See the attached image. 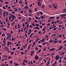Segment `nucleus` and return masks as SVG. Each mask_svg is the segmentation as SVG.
<instances>
[{
    "mask_svg": "<svg viewBox=\"0 0 66 66\" xmlns=\"http://www.w3.org/2000/svg\"><path fill=\"white\" fill-rule=\"evenodd\" d=\"M4 27V25H3L2 26L0 25V27Z\"/></svg>",
    "mask_w": 66,
    "mask_h": 66,
    "instance_id": "51",
    "label": "nucleus"
},
{
    "mask_svg": "<svg viewBox=\"0 0 66 66\" xmlns=\"http://www.w3.org/2000/svg\"><path fill=\"white\" fill-rule=\"evenodd\" d=\"M39 13L41 14V15H43V12H42L40 11L39 12Z\"/></svg>",
    "mask_w": 66,
    "mask_h": 66,
    "instance_id": "41",
    "label": "nucleus"
},
{
    "mask_svg": "<svg viewBox=\"0 0 66 66\" xmlns=\"http://www.w3.org/2000/svg\"><path fill=\"white\" fill-rule=\"evenodd\" d=\"M35 49L37 51H38V48L37 47H36L35 48Z\"/></svg>",
    "mask_w": 66,
    "mask_h": 66,
    "instance_id": "25",
    "label": "nucleus"
},
{
    "mask_svg": "<svg viewBox=\"0 0 66 66\" xmlns=\"http://www.w3.org/2000/svg\"><path fill=\"white\" fill-rule=\"evenodd\" d=\"M7 11H9V12H13V10H7Z\"/></svg>",
    "mask_w": 66,
    "mask_h": 66,
    "instance_id": "24",
    "label": "nucleus"
},
{
    "mask_svg": "<svg viewBox=\"0 0 66 66\" xmlns=\"http://www.w3.org/2000/svg\"><path fill=\"white\" fill-rule=\"evenodd\" d=\"M3 9H6V8H5V7H4V6L3 7Z\"/></svg>",
    "mask_w": 66,
    "mask_h": 66,
    "instance_id": "55",
    "label": "nucleus"
},
{
    "mask_svg": "<svg viewBox=\"0 0 66 66\" xmlns=\"http://www.w3.org/2000/svg\"><path fill=\"white\" fill-rule=\"evenodd\" d=\"M46 42H45L44 43H42L43 45H45V44H46Z\"/></svg>",
    "mask_w": 66,
    "mask_h": 66,
    "instance_id": "48",
    "label": "nucleus"
},
{
    "mask_svg": "<svg viewBox=\"0 0 66 66\" xmlns=\"http://www.w3.org/2000/svg\"><path fill=\"white\" fill-rule=\"evenodd\" d=\"M35 59L36 60H38L39 59V57H38V56L37 55H36L35 57Z\"/></svg>",
    "mask_w": 66,
    "mask_h": 66,
    "instance_id": "1",
    "label": "nucleus"
},
{
    "mask_svg": "<svg viewBox=\"0 0 66 66\" xmlns=\"http://www.w3.org/2000/svg\"><path fill=\"white\" fill-rule=\"evenodd\" d=\"M43 61L44 62V63H46L47 62V61L46 60V59H44Z\"/></svg>",
    "mask_w": 66,
    "mask_h": 66,
    "instance_id": "21",
    "label": "nucleus"
},
{
    "mask_svg": "<svg viewBox=\"0 0 66 66\" xmlns=\"http://www.w3.org/2000/svg\"><path fill=\"white\" fill-rule=\"evenodd\" d=\"M36 44V42H33V45H32V46L33 47Z\"/></svg>",
    "mask_w": 66,
    "mask_h": 66,
    "instance_id": "27",
    "label": "nucleus"
},
{
    "mask_svg": "<svg viewBox=\"0 0 66 66\" xmlns=\"http://www.w3.org/2000/svg\"><path fill=\"white\" fill-rule=\"evenodd\" d=\"M10 37V36H7L6 38V39H8V38H9Z\"/></svg>",
    "mask_w": 66,
    "mask_h": 66,
    "instance_id": "46",
    "label": "nucleus"
},
{
    "mask_svg": "<svg viewBox=\"0 0 66 66\" xmlns=\"http://www.w3.org/2000/svg\"><path fill=\"white\" fill-rule=\"evenodd\" d=\"M50 43H51L52 42H53V40H50Z\"/></svg>",
    "mask_w": 66,
    "mask_h": 66,
    "instance_id": "31",
    "label": "nucleus"
},
{
    "mask_svg": "<svg viewBox=\"0 0 66 66\" xmlns=\"http://www.w3.org/2000/svg\"><path fill=\"white\" fill-rule=\"evenodd\" d=\"M2 30H3L5 31H6V29L4 28Z\"/></svg>",
    "mask_w": 66,
    "mask_h": 66,
    "instance_id": "15",
    "label": "nucleus"
},
{
    "mask_svg": "<svg viewBox=\"0 0 66 66\" xmlns=\"http://www.w3.org/2000/svg\"><path fill=\"white\" fill-rule=\"evenodd\" d=\"M63 48V46H60V47L59 48L58 50V51H60V50H61V49H62V48Z\"/></svg>",
    "mask_w": 66,
    "mask_h": 66,
    "instance_id": "5",
    "label": "nucleus"
},
{
    "mask_svg": "<svg viewBox=\"0 0 66 66\" xmlns=\"http://www.w3.org/2000/svg\"><path fill=\"white\" fill-rule=\"evenodd\" d=\"M3 44H4L5 45H6V43H5V41H3Z\"/></svg>",
    "mask_w": 66,
    "mask_h": 66,
    "instance_id": "56",
    "label": "nucleus"
},
{
    "mask_svg": "<svg viewBox=\"0 0 66 66\" xmlns=\"http://www.w3.org/2000/svg\"><path fill=\"white\" fill-rule=\"evenodd\" d=\"M30 46H31V44H30L28 46V48L27 49L28 50H29L30 48Z\"/></svg>",
    "mask_w": 66,
    "mask_h": 66,
    "instance_id": "6",
    "label": "nucleus"
},
{
    "mask_svg": "<svg viewBox=\"0 0 66 66\" xmlns=\"http://www.w3.org/2000/svg\"><path fill=\"white\" fill-rule=\"evenodd\" d=\"M14 10H15V12H16V11L18 10V9H17V8H14Z\"/></svg>",
    "mask_w": 66,
    "mask_h": 66,
    "instance_id": "17",
    "label": "nucleus"
},
{
    "mask_svg": "<svg viewBox=\"0 0 66 66\" xmlns=\"http://www.w3.org/2000/svg\"><path fill=\"white\" fill-rule=\"evenodd\" d=\"M65 54V52H62V54H61V55H63V56L64 55V54Z\"/></svg>",
    "mask_w": 66,
    "mask_h": 66,
    "instance_id": "33",
    "label": "nucleus"
},
{
    "mask_svg": "<svg viewBox=\"0 0 66 66\" xmlns=\"http://www.w3.org/2000/svg\"><path fill=\"white\" fill-rule=\"evenodd\" d=\"M57 29V28H54L53 30H56V29Z\"/></svg>",
    "mask_w": 66,
    "mask_h": 66,
    "instance_id": "50",
    "label": "nucleus"
},
{
    "mask_svg": "<svg viewBox=\"0 0 66 66\" xmlns=\"http://www.w3.org/2000/svg\"><path fill=\"white\" fill-rule=\"evenodd\" d=\"M6 40V39L5 38V37H4L3 41L5 42Z\"/></svg>",
    "mask_w": 66,
    "mask_h": 66,
    "instance_id": "39",
    "label": "nucleus"
},
{
    "mask_svg": "<svg viewBox=\"0 0 66 66\" xmlns=\"http://www.w3.org/2000/svg\"><path fill=\"white\" fill-rule=\"evenodd\" d=\"M11 16H9V20H10L11 19Z\"/></svg>",
    "mask_w": 66,
    "mask_h": 66,
    "instance_id": "57",
    "label": "nucleus"
},
{
    "mask_svg": "<svg viewBox=\"0 0 66 66\" xmlns=\"http://www.w3.org/2000/svg\"><path fill=\"white\" fill-rule=\"evenodd\" d=\"M41 40H40L39 41H38V43H41Z\"/></svg>",
    "mask_w": 66,
    "mask_h": 66,
    "instance_id": "62",
    "label": "nucleus"
},
{
    "mask_svg": "<svg viewBox=\"0 0 66 66\" xmlns=\"http://www.w3.org/2000/svg\"><path fill=\"white\" fill-rule=\"evenodd\" d=\"M12 59V57L9 56L8 58V59Z\"/></svg>",
    "mask_w": 66,
    "mask_h": 66,
    "instance_id": "40",
    "label": "nucleus"
},
{
    "mask_svg": "<svg viewBox=\"0 0 66 66\" xmlns=\"http://www.w3.org/2000/svg\"><path fill=\"white\" fill-rule=\"evenodd\" d=\"M54 42H53L54 44H55L56 43H57L58 41H57L54 40Z\"/></svg>",
    "mask_w": 66,
    "mask_h": 66,
    "instance_id": "23",
    "label": "nucleus"
},
{
    "mask_svg": "<svg viewBox=\"0 0 66 66\" xmlns=\"http://www.w3.org/2000/svg\"><path fill=\"white\" fill-rule=\"evenodd\" d=\"M54 65H55V64H54V63H53V64H52V66H53Z\"/></svg>",
    "mask_w": 66,
    "mask_h": 66,
    "instance_id": "63",
    "label": "nucleus"
},
{
    "mask_svg": "<svg viewBox=\"0 0 66 66\" xmlns=\"http://www.w3.org/2000/svg\"><path fill=\"white\" fill-rule=\"evenodd\" d=\"M23 62H24V63H27L28 62V60H23Z\"/></svg>",
    "mask_w": 66,
    "mask_h": 66,
    "instance_id": "8",
    "label": "nucleus"
},
{
    "mask_svg": "<svg viewBox=\"0 0 66 66\" xmlns=\"http://www.w3.org/2000/svg\"><path fill=\"white\" fill-rule=\"evenodd\" d=\"M45 24H46V23H44V24H42V26H45Z\"/></svg>",
    "mask_w": 66,
    "mask_h": 66,
    "instance_id": "60",
    "label": "nucleus"
},
{
    "mask_svg": "<svg viewBox=\"0 0 66 66\" xmlns=\"http://www.w3.org/2000/svg\"><path fill=\"white\" fill-rule=\"evenodd\" d=\"M61 35L63 36V38H65V35H64V34H61Z\"/></svg>",
    "mask_w": 66,
    "mask_h": 66,
    "instance_id": "32",
    "label": "nucleus"
},
{
    "mask_svg": "<svg viewBox=\"0 0 66 66\" xmlns=\"http://www.w3.org/2000/svg\"><path fill=\"white\" fill-rule=\"evenodd\" d=\"M30 64L32 65H33V62L32 61H31L30 62Z\"/></svg>",
    "mask_w": 66,
    "mask_h": 66,
    "instance_id": "43",
    "label": "nucleus"
},
{
    "mask_svg": "<svg viewBox=\"0 0 66 66\" xmlns=\"http://www.w3.org/2000/svg\"><path fill=\"white\" fill-rule=\"evenodd\" d=\"M29 27H30L31 28H33V26L32 25H30Z\"/></svg>",
    "mask_w": 66,
    "mask_h": 66,
    "instance_id": "47",
    "label": "nucleus"
},
{
    "mask_svg": "<svg viewBox=\"0 0 66 66\" xmlns=\"http://www.w3.org/2000/svg\"><path fill=\"white\" fill-rule=\"evenodd\" d=\"M30 63H31L30 62H28V64H29V66H32V65H31Z\"/></svg>",
    "mask_w": 66,
    "mask_h": 66,
    "instance_id": "26",
    "label": "nucleus"
},
{
    "mask_svg": "<svg viewBox=\"0 0 66 66\" xmlns=\"http://www.w3.org/2000/svg\"><path fill=\"white\" fill-rule=\"evenodd\" d=\"M11 7L9 6V7H7V9H11Z\"/></svg>",
    "mask_w": 66,
    "mask_h": 66,
    "instance_id": "44",
    "label": "nucleus"
},
{
    "mask_svg": "<svg viewBox=\"0 0 66 66\" xmlns=\"http://www.w3.org/2000/svg\"><path fill=\"white\" fill-rule=\"evenodd\" d=\"M18 44H21V41H19L18 42Z\"/></svg>",
    "mask_w": 66,
    "mask_h": 66,
    "instance_id": "59",
    "label": "nucleus"
},
{
    "mask_svg": "<svg viewBox=\"0 0 66 66\" xmlns=\"http://www.w3.org/2000/svg\"><path fill=\"white\" fill-rule=\"evenodd\" d=\"M28 6L27 5H26L25 6H24V8L25 9H27L28 8Z\"/></svg>",
    "mask_w": 66,
    "mask_h": 66,
    "instance_id": "20",
    "label": "nucleus"
},
{
    "mask_svg": "<svg viewBox=\"0 0 66 66\" xmlns=\"http://www.w3.org/2000/svg\"><path fill=\"white\" fill-rule=\"evenodd\" d=\"M19 3H20V4H22V1H19Z\"/></svg>",
    "mask_w": 66,
    "mask_h": 66,
    "instance_id": "29",
    "label": "nucleus"
},
{
    "mask_svg": "<svg viewBox=\"0 0 66 66\" xmlns=\"http://www.w3.org/2000/svg\"><path fill=\"white\" fill-rule=\"evenodd\" d=\"M35 25H36V26H37L38 27H39V24H35Z\"/></svg>",
    "mask_w": 66,
    "mask_h": 66,
    "instance_id": "54",
    "label": "nucleus"
},
{
    "mask_svg": "<svg viewBox=\"0 0 66 66\" xmlns=\"http://www.w3.org/2000/svg\"><path fill=\"white\" fill-rule=\"evenodd\" d=\"M22 65H23V66H25L26 64H25V63H24V62H23V63H22Z\"/></svg>",
    "mask_w": 66,
    "mask_h": 66,
    "instance_id": "34",
    "label": "nucleus"
},
{
    "mask_svg": "<svg viewBox=\"0 0 66 66\" xmlns=\"http://www.w3.org/2000/svg\"><path fill=\"white\" fill-rule=\"evenodd\" d=\"M37 3H38V6H40L41 5V3L40 2H39L38 1L37 2Z\"/></svg>",
    "mask_w": 66,
    "mask_h": 66,
    "instance_id": "10",
    "label": "nucleus"
},
{
    "mask_svg": "<svg viewBox=\"0 0 66 66\" xmlns=\"http://www.w3.org/2000/svg\"><path fill=\"white\" fill-rule=\"evenodd\" d=\"M50 63V61H48L47 62V63L46 64V66H49V64Z\"/></svg>",
    "mask_w": 66,
    "mask_h": 66,
    "instance_id": "9",
    "label": "nucleus"
},
{
    "mask_svg": "<svg viewBox=\"0 0 66 66\" xmlns=\"http://www.w3.org/2000/svg\"><path fill=\"white\" fill-rule=\"evenodd\" d=\"M5 35H4V34L3 33V34H2V36H3V37H4V36Z\"/></svg>",
    "mask_w": 66,
    "mask_h": 66,
    "instance_id": "38",
    "label": "nucleus"
},
{
    "mask_svg": "<svg viewBox=\"0 0 66 66\" xmlns=\"http://www.w3.org/2000/svg\"><path fill=\"white\" fill-rule=\"evenodd\" d=\"M31 24L32 26H34V27H36V26H35V24H34V23H31Z\"/></svg>",
    "mask_w": 66,
    "mask_h": 66,
    "instance_id": "16",
    "label": "nucleus"
},
{
    "mask_svg": "<svg viewBox=\"0 0 66 66\" xmlns=\"http://www.w3.org/2000/svg\"><path fill=\"white\" fill-rule=\"evenodd\" d=\"M38 51V52H39H39H41V51H42V50H39Z\"/></svg>",
    "mask_w": 66,
    "mask_h": 66,
    "instance_id": "37",
    "label": "nucleus"
},
{
    "mask_svg": "<svg viewBox=\"0 0 66 66\" xmlns=\"http://www.w3.org/2000/svg\"><path fill=\"white\" fill-rule=\"evenodd\" d=\"M6 16H8L9 15V13L7 12H6Z\"/></svg>",
    "mask_w": 66,
    "mask_h": 66,
    "instance_id": "19",
    "label": "nucleus"
},
{
    "mask_svg": "<svg viewBox=\"0 0 66 66\" xmlns=\"http://www.w3.org/2000/svg\"><path fill=\"white\" fill-rule=\"evenodd\" d=\"M11 17L12 18V19H14V18H15V19H16V16H14L13 14L11 16Z\"/></svg>",
    "mask_w": 66,
    "mask_h": 66,
    "instance_id": "3",
    "label": "nucleus"
},
{
    "mask_svg": "<svg viewBox=\"0 0 66 66\" xmlns=\"http://www.w3.org/2000/svg\"><path fill=\"white\" fill-rule=\"evenodd\" d=\"M2 66H5V65L4 64V63H2Z\"/></svg>",
    "mask_w": 66,
    "mask_h": 66,
    "instance_id": "61",
    "label": "nucleus"
},
{
    "mask_svg": "<svg viewBox=\"0 0 66 66\" xmlns=\"http://www.w3.org/2000/svg\"><path fill=\"white\" fill-rule=\"evenodd\" d=\"M5 47H4V48L5 50V51H7V50H6V49H7V50H8V51H9V49L8 48H7V46H5Z\"/></svg>",
    "mask_w": 66,
    "mask_h": 66,
    "instance_id": "2",
    "label": "nucleus"
},
{
    "mask_svg": "<svg viewBox=\"0 0 66 66\" xmlns=\"http://www.w3.org/2000/svg\"><path fill=\"white\" fill-rule=\"evenodd\" d=\"M35 28H34L35 30H36V29H37L38 30H39V29H40V28H39V27L38 28V27H36Z\"/></svg>",
    "mask_w": 66,
    "mask_h": 66,
    "instance_id": "13",
    "label": "nucleus"
},
{
    "mask_svg": "<svg viewBox=\"0 0 66 66\" xmlns=\"http://www.w3.org/2000/svg\"><path fill=\"white\" fill-rule=\"evenodd\" d=\"M45 37H46V38H49V36L48 35H46L45 36Z\"/></svg>",
    "mask_w": 66,
    "mask_h": 66,
    "instance_id": "36",
    "label": "nucleus"
},
{
    "mask_svg": "<svg viewBox=\"0 0 66 66\" xmlns=\"http://www.w3.org/2000/svg\"><path fill=\"white\" fill-rule=\"evenodd\" d=\"M7 44H8L9 45H11L12 44V42H7Z\"/></svg>",
    "mask_w": 66,
    "mask_h": 66,
    "instance_id": "11",
    "label": "nucleus"
},
{
    "mask_svg": "<svg viewBox=\"0 0 66 66\" xmlns=\"http://www.w3.org/2000/svg\"><path fill=\"white\" fill-rule=\"evenodd\" d=\"M50 19H54V16H51L50 18Z\"/></svg>",
    "mask_w": 66,
    "mask_h": 66,
    "instance_id": "18",
    "label": "nucleus"
},
{
    "mask_svg": "<svg viewBox=\"0 0 66 66\" xmlns=\"http://www.w3.org/2000/svg\"><path fill=\"white\" fill-rule=\"evenodd\" d=\"M51 24H50V23H48L47 24V26H50V25Z\"/></svg>",
    "mask_w": 66,
    "mask_h": 66,
    "instance_id": "64",
    "label": "nucleus"
},
{
    "mask_svg": "<svg viewBox=\"0 0 66 66\" xmlns=\"http://www.w3.org/2000/svg\"><path fill=\"white\" fill-rule=\"evenodd\" d=\"M59 43H60L61 44V43H62V42L61 40H59Z\"/></svg>",
    "mask_w": 66,
    "mask_h": 66,
    "instance_id": "52",
    "label": "nucleus"
},
{
    "mask_svg": "<svg viewBox=\"0 0 66 66\" xmlns=\"http://www.w3.org/2000/svg\"><path fill=\"white\" fill-rule=\"evenodd\" d=\"M11 13H12V14H14V13H15V11H13L11 12Z\"/></svg>",
    "mask_w": 66,
    "mask_h": 66,
    "instance_id": "42",
    "label": "nucleus"
},
{
    "mask_svg": "<svg viewBox=\"0 0 66 66\" xmlns=\"http://www.w3.org/2000/svg\"><path fill=\"white\" fill-rule=\"evenodd\" d=\"M53 6L55 9H56V6H55L54 4H53Z\"/></svg>",
    "mask_w": 66,
    "mask_h": 66,
    "instance_id": "30",
    "label": "nucleus"
},
{
    "mask_svg": "<svg viewBox=\"0 0 66 66\" xmlns=\"http://www.w3.org/2000/svg\"><path fill=\"white\" fill-rule=\"evenodd\" d=\"M19 50H23V49L22 48H21V49H20Z\"/></svg>",
    "mask_w": 66,
    "mask_h": 66,
    "instance_id": "49",
    "label": "nucleus"
},
{
    "mask_svg": "<svg viewBox=\"0 0 66 66\" xmlns=\"http://www.w3.org/2000/svg\"><path fill=\"white\" fill-rule=\"evenodd\" d=\"M6 35H7L8 36H10V37H11V34L10 33H6Z\"/></svg>",
    "mask_w": 66,
    "mask_h": 66,
    "instance_id": "7",
    "label": "nucleus"
},
{
    "mask_svg": "<svg viewBox=\"0 0 66 66\" xmlns=\"http://www.w3.org/2000/svg\"><path fill=\"white\" fill-rule=\"evenodd\" d=\"M28 24V22H26L25 23V25H26V24Z\"/></svg>",
    "mask_w": 66,
    "mask_h": 66,
    "instance_id": "58",
    "label": "nucleus"
},
{
    "mask_svg": "<svg viewBox=\"0 0 66 66\" xmlns=\"http://www.w3.org/2000/svg\"><path fill=\"white\" fill-rule=\"evenodd\" d=\"M44 51H46V48H44Z\"/></svg>",
    "mask_w": 66,
    "mask_h": 66,
    "instance_id": "53",
    "label": "nucleus"
},
{
    "mask_svg": "<svg viewBox=\"0 0 66 66\" xmlns=\"http://www.w3.org/2000/svg\"><path fill=\"white\" fill-rule=\"evenodd\" d=\"M61 16H62V17L61 18V19H63V17H64L65 16H66V14H61Z\"/></svg>",
    "mask_w": 66,
    "mask_h": 66,
    "instance_id": "4",
    "label": "nucleus"
},
{
    "mask_svg": "<svg viewBox=\"0 0 66 66\" xmlns=\"http://www.w3.org/2000/svg\"><path fill=\"white\" fill-rule=\"evenodd\" d=\"M59 62L60 63H62V59H61L59 60Z\"/></svg>",
    "mask_w": 66,
    "mask_h": 66,
    "instance_id": "28",
    "label": "nucleus"
},
{
    "mask_svg": "<svg viewBox=\"0 0 66 66\" xmlns=\"http://www.w3.org/2000/svg\"><path fill=\"white\" fill-rule=\"evenodd\" d=\"M34 51H31V53L32 54H34Z\"/></svg>",
    "mask_w": 66,
    "mask_h": 66,
    "instance_id": "22",
    "label": "nucleus"
},
{
    "mask_svg": "<svg viewBox=\"0 0 66 66\" xmlns=\"http://www.w3.org/2000/svg\"><path fill=\"white\" fill-rule=\"evenodd\" d=\"M55 59L57 61L58 60V56H56L55 57Z\"/></svg>",
    "mask_w": 66,
    "mask_h": 66,
    "instance_id": "12",
    "label": "nucleus"
},
{
    "mask_svg": "<svg viewBox=\"0 0 66 66\" xmlns=\"http://www.w3.org/2000/svg\"><path fill=\"white\" fill-rule=\"evenodd\" d=\"M11 53V55H12L14 54V52H12Z\"/></svg>",
    "mask_w": 66,
    "mask_h": 66,
    "instance_id": "45",
    "label": "nucleus"
},
{
    "mask_svg": "<svg viewBox=\"0 0 66 66\" xmlns=\"http://www.w3.org/2000/svg\"><path fill=\"white\" fill-rule=\"evenodd\" d=\"M45 39L44 38L42 39L41 40V42H45L44 41L45 40Z\"/></svg>",
    "mask_w": 66,
    "mask_h": 66,
    "instance_id": "14",
    "label": "nucleus"
},
{
    "mask_svg": "<svg viewBox=\"0 0 66 66\" xmlns=\"http://www.w3.org/2000/svg\"><path fill=\"white\" fill-rule=\"evenodd\" d=\"M54 54H55V53H52L50 55L51 56L53 55H54Z\"/></svg>",
    "mask_w": 66,
    "mask_h": 66,
    "instance_id": "35",
    "label": "nucleus"
}]
</instances>
